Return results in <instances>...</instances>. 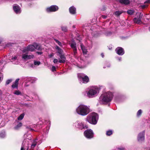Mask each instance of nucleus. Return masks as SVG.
Wrapping results in <instances>:
<instances>
[{"label":"nucleus","mask_w":150,"mask_h":150,"mask_svg":"<svg viewBox=\"0 0 150 150\" xmlns=\"http://www.w3.org/2000/svg\"><path fill=\"white\" fill-rule=\"evenodd\" d=\"M102 16L104 18H106V16Z\"/></svg>","instance_id":"48"},{"label":"nucleus","mask_w":150,"mask_h":150,"mask_svg":"<svg viewBox=\"0 0 150 150\" xmlns=\"http://www.w3.org/2000/svg\"><path fill=\"white\" fill-rule=\"evenodd\" d=\"M5 136V132H3L0 133V137H1L3 138Z\"/></svg>","instance_id":"29"},{"label":"nucleus","mask_w":150,"mask_h":150,"mask_svg":"<svg viewBox=\"0 0 150 150\" xmlns=\"http://www.w3.org/2000/svg\"><path fill=\"white\" fill-rule=\"evenodd\" d=\"M89 107L84 105H80L76 109V112L79 115L85 116L90 112Z\"/></svg>","instance_id":"2"},{"label":"nucleus","mask_w":150,"mask_h":150,"mask_svg":"<svg viewBox=\"0 0 150 150\" xmlns=\"http://www.w3.org/2000/svg\"><path fill=\"white\" fill-rule=\"evenodd\" d=\"M37 142L36 140H35L34 141L32 144L31 146L30 149L33 150L35 146L37 145Z\"/></svg>","instance_id":"21"},{"label":"nucleus","mask_w":150,"mask_h":150,"mask_svg":"<svg viewBox=\"0 0 150 150\" xmlns=\"http://www.w3.org/2000/svg\"><path fill=\"white\" fill-rule=\"evenodd\" d=\"M36 53L38 54H41L42 53V52H36Z\"/></svg>","instance_id":"45"},{"label":"nucleus","mask_w":150,"mask_h":150,"mask_svg":"<svg viewBox=\"0 0 150 150\" xmlns=\"http://www.w3.org/2000/svg\"><path fill=\"white\" fill-rule=\"evenodd\" d=\"M71 47L73 49L74 55L77 53V48L76 44L74 42H73L70 44Z\"/></svg>","instance_id":"13"},{"label":"nucleus","mask_w":150,"mask_h":150,"mask_svg":"<svg viewBox=\"0 0 150 150\" xmlns=\"http://www.w3.org/2000/svg\"><path fill=\"white\" fill-rule=\"evenodd\" d=\"M32 79L33 80H35V81L37 80V79L36 78H32Z\"/></svg>","instance_id":"47"},{"label":"nucleus","mask_w":150,"mask_h":150,"mask_svg":"<svg viewBox=\"0 0 150 150\" xmlns=\"http://www.w3.org/2000/svg\"><path fill=\"white\" fill-rule=\"evenodd\" d=\"M19 79H17L15 81V82H14L15 83L17 84H18V81H19Z\"/></svg>","instance_id":"39"},{"label":"nucleus","mask_w":150,"mask_h":150,"mask_svg":"<svg viewBox=\"0 0 150 150\" xmlns=\"http://www.w3.org/2000/svg\"><path fill=\"white\" fill-rule=\"evenodd\" d=\"M28 147H27V150H28Z\"/></svg>","instance_id":"52"},{"label":"nucleus","mask_w":150,"mask_h":150,"mask_svg":"<svg viewBox=\"0 0 150 150\" xmlns=\"http://www.w3.org/2000/svg\"><path fill=\"white\" fill-rule=\"evenodd\" d=\"M113 94L112 92L109 91L104 92L99 98V102L102 104L108 103L111 100Z\"/></svg>","instance_id":"1"},{"label":"nucleus","mask_w":150,"mask_h":150,"mask_svg":"<svg viewBox=\"0 0 150 150\" xmlns=\"http://www.w3.org/2000/svg\"><path fill=\"white\" fill-rule=\"evenodd\" d=\"M57 62H58V60L57 59H54V61H53V62L54 63H56Z\"/></svg>","instance_id":"43"},{"label":"nucleus","mask_w":150,"mask_h":150,"mask_svg":"<svg viewBox=\"0 0 150 150\" xmlns=\"http://www.w3.org/2000/svg\"><path fill=\"white\" fill-rule=\"evenodd\" d=\"M98 119V116L95 113L93 112L89 115L86 119V120L90 123L95 125L97 122Z\"/></svg>","instance_id":"4"},{"label":"nucleus","mask_w":150,"mask_h":150,"mask_svg":"<svg viewBox=\"0 0 150 150\" xmlns=\"http://www.w3.org/2000/svg\"><path fill=\"white\" fill-rule=\"evenodd\" d=\"M12 81V79H10L7 80L6 82V85H8L10 83H11Z\"/></svg>","instance_id":"27"},{"label":"nucleus","mask_w":150,"mask_h":150,"mask_svg":"<svg viewBox=\"0 0 150 150\" xmlns=\"http://www.w3.org/2000/svg\"><path fill=\"white\" fill-rule=\"evenodd\" d=\"M101 56H102V57H104V55H103V54L102 53V54H101Z\"/></svg>","instance_id":"49"},{"label":"nucleus","mask_w":150,"mask_h":150,"mask_svg":"<svg viewBox=\"0 0 150 150\" xmlns=\"http://www.w3.org/2000/svg\"><path fill=\"white\" fill-rule=\"evenodd\" d=\"M11 60H12L11 61L12 62H13V61H17V57L16 56H14L12 58Z\"/></svg>","instance_id":"34"},{"label":"nucleus","mask_w":150,"mask_h":150,"mask_svg":"<svg viewBox=\"0 0 150 150\" xmlns=\"http://www.w3.org/2000/svg\"><path fill=\"white\" fill-rule=\"evenodd\" d=\"M54 40L56 42H57L58 44V45L59 46H61V47L62 46V43L59 41H58V40H57L56 39H54Z\"/></svg>","instance_id":"30"},{"label":"nucleus","mask_w":150,"mask_h":150,"mask_svg":"<svg viewBox=\"0 0 150 150\" xmlns=\"http://www.w3.org/2000/svg\"><path fill=\"white\" fill-rule=\"evenodd\" d=\"M141 7L142 8H144L148 6V5L146 4L145 5H141Z\"/></svg>","instance_id":"37"},{"label":"nucleus","mask_w":150,"mask_h":150,"mask_svg":"<svg viewBox=\"0 0 150 150\" xmlns=\"http://www.w3.org/2000/svg\"><path fill=\"white\" fill-rule=\"evenodd\" d=\"M24 116V114L23 113L21 114L20 116L18 117V120H21L23 118Z\"/></svg>","instance_id":"23"},{"label":"nucleus","mask_w":150,"mask_h":150,"mask_svg":"<svg viewBox=\"0 0 150 150\" xmlns=\"http://www.w3.org/2000/svg\"><path fill=\"white\" fill-rule=\"evenodd\" d=\"M142 113V110H139L137 112V116H139Z\"/></svg>","instance_id":"33"},{"label":"nucleus","mask_w":150,"mask_h":150,"mask_svg":"<svg viewBox=\"0 0 150 150\" xmlns=\"http://www.w3.org/2000/svg\"><path fill=\"white\" fill-rule=\"evenodd\" d=\"M142 16L140 15L139 18H135L134 19V22L137 24H140L142 23V22L141 21V19Z\"/></svg>","instance_id":"16"},{"label":"nucleus","mask_w":150,"mask_h":150,"mask_svg":"<svg viewBox=\"0 0 150 150\" xmlns=\"http://www.w3.org/2000/svg\"><path fill=\"white\" fill-rule=\"evenodd\" d=\"M74 124L76 127L81 129H85L88 128L87 125H84L82 122L77 121Z\"/></svg>","instance_id":"7"},{"label":"nucleus","mask_w":150,"mask_h":150,"mask_svg":"<svg viewBox=\"0 0 150 150\" xmlns=\"http://www.w3.org/2000/svg\"><path fill=\"white\" fill-rule=\"evenodd\" d=\"M42 48L39 45L36 43H34L33 45L28 46L24 48L22 50L23 53L28 52V51L33 52L35 49L39 50H41Z\"/></svg>","instance_id":"3"},{"label":"nucleus","mask_w":150,"mask_h":150,"mask_svg":"<svg viewBox=\"0 0 150 150\" xmlns=\"http://www.w3.org/2000/svg\"><path fill=\"white\" fill-rule=\"evenodd\" d=\"M58 9V7L56 5H52L50 7L46 8V11L48 12H54L57 11Z\"/></svg>","instance_id":"11"},{"label":"nucleus","mask_w":150,"mask_h":150,"mask_svg":"<svg viewBox=\"0 0 150 150\" xmlns=\"http://www.w3.org/2000/svg\"><path fill=\"white\" fill-rule=\"evenodd\" d=\"M110 65H109V66H108V67H110Z\"/></svg>","instance_id":"53"},{"label":"nucleus","mask_w":150,"mask_h":150,"mask_svg":"<svg viewBox=\"0 0 150 150\" xmlns=\"http://www.w3.org/2000/svg\"><path fill=\"white\" fill-rule=\"evenodd\" d=\"M112 134V132L111 130H109L107 131L106 132V134L107 136H110Z\"/></svg>","instance_id":"24"},{"label":"nucleus","mask_w":150,"mask_h":150,"mask_svg":"<svg viewBox=\"0 0 150 150\" xmlns=\"http://www.w3.org/2000/svg\"><path fill=\"white\" fill-rule=\"evenodd\" d=\"M122 58L121 57H119L117 58V59L119 61H120L121 60Z\"/></svg>","instance_id":"46"},{"label":"nucleus","mask_w":150,"mask_h":150,"mask_svg":"<svg viewBox=\"0 0 150 150\" xmlns=\"http://www.w3.org/2000/svg\"><path fill=\"white\" fill-rule=\"evenodd\" d=\"M122 13V12L121 11H116L115 13V14L116 16H119Z\"/></svg>","instance_id":"26"},{"label":"nucleus","mask_w":150,"mask_h":150,"mask_svg":"<svg viewBox=\"0 0 150 150\" xmlns=\"http://www.w3.org/2000/svg\"><path fill=\"white\" fill-rule=\"evenodd\" d=\"M78 77L79 80H82L84 83H86L88 81V77L85 74L81 73L79 74H78Z\"/></svg>","instance_id":"8"},{"label":"nucleus","mask_w":150,"mask_h":150,"mask_svg":"<svg viewBox=\"0 0 150 150\" xmlns=\"http://www.w3.org/2000/svg\"><path fill=\"white\" fill-rule=\"evenodd\" d=\"M59 57L60 59L59 60V62L60 63H64L65 62L66 58L63 55L60 54Z\"/></svg>","instance_id":"17"},{"label":"nucleus","mask_w":150,"mask_h":150,"mask_svg":"<svg viewBox=\"0 0 150 150\" xmlns=\"http://www.w3.org/2000/svg\"><path fill=\"white\" fill-rule=\"evenodd\" d=\"M118 149L119 150H124L125 148L123 147H120L118 148Z\"/></svg>","instance_id":"40"},{"label":"nucleus","mask_w":150,"mask_h":150,"mask_svg":"<svg viewBox=\"0 0 150 150\" xmlns=\"http://www.w3.org/2000/svg\"><path fill=\"white\" fill-rule=\"evenodd\" d=\"M34 64L35 65L38 66L40 64V62L39 61H34Z\"/></svg>","instance_id":"36"},{"label":"nucleus","mask_w":150,"mask_h":150,"mask_svg":"<svg viewBox=\"0 0 150 150\" xmlns=\"http://www.w3.org/2000/svg\"><path fill=\"white\" fill-rule=\"evenodd\" d=\"M81 47L83 54H86L87 52V51L85 47L81 44Z\"/></svg>","instance_id":"20"},{"label":"nucleus","mask_w":150,"mask_h":150,"mask_svg":"<svg viewBox=\"0 0 150 150\" xmlns=\"http://www.w3.org/2000/svg\"><path fill=\"white\" fill-rule=\"evenodd\" d=\"M3 76H0V81H1L3 79Z\"/></svg>","instance_id":"44"},{"label":"nucleus","mask_w":150,"mask_h":150,"mask_svg":"<svg viewBox=\"0 0 150 150\" xmlns=\"http://www.w3.org/2000/svg\"><path fill=\"white\" fill-rule=\"evenodd\" d=\"M62 30L64 32H66L67 30V28L66 26L62 27Z\"/></svg>","instance_id":"31"},{"label":"nucleus","mask_w":150,"mask_h":150,"mask_svg":"<svg viewBox=\"0 0 150 150\" xmlns=\"http://www.w3.org/2000/svg\"><path fill=\"white\" fill-rule=\"evenodd\" d=\"M99 90L97 86H94L91 88L87 93V96L89 97L93 96L99 93Z\"/></svg>","instance_id":"5"},{"label":"nucleus","mask_w":150,"mask_h":150,"mask_svg":"<svg viewBox=\"0 0 150 150\" xmlns=\"http://www.w3.org/2000/svg\"><path fill=\"white\" fill-rule=\"evenodd\" d=\"M115 51L117 54L120 55H123L125 53L123 49L120 47H117Z\"/></svg>","instance_id":"12"},{"label":"nucleus","mask_w":150,"mask_h":150,"mask_svg":"<svg viewBox=\"0 0 150 150\" xmlns=\"http://www.w3.org/2000/svg\"><path fill=\"white\" fill-rule=\"evenodd\" d=\"M22 55V58L25 60H27L34 58V56L33 54H28V52L23 53Z\"/></svg>","instance_id":"10"},{"label":"nucleus","mask_w":150,"mask_h":150,"mask_svg":"<svg viewBox=\"0 0 150 150\" xmlns=\"http://www.w3.org/2000/svg\"><path fill=\"white\" fill-rule=\"evenodd\" d=\"M18 85L14 83L11 86L13 88H17Z\"/></svg>","instance_id":"25"},{"label":"nucleus","mask_w":150,"mask_h":150,"mask_svg":"<svg viewBox=\"0 0 150 150\" xmlns=\"http://www.w3.org/2000/svg\"><path fill=\"white\" fill-rule=\"evenodd\" d=\"M69 11L70 13L74 14L76 13V8L74 6L70 7L69 9Z\"/></svg>","instance_id":"18"},{"label":"nucleus","mask_w":150,"mask_h":150,"mask_svg":"<svg viewBox=\"0 0 150 150\" xmlns=\"http://www.w3.org/2000/svg\"><path fill=\"white\" fill-rule=\"evenodd\" d=\"M120 2L121 4H127L130 2L129 0H120Z\"/></svg>","instance_id":"22"},{"label":"nucleus","mask_w":150,"mask_h":150,"mask_svg":"<svg viewBox=\"0 0 150 150\" xmlns=\"http://www.w3.org/2000/svg\"><path fill=\"white\" fill-rule=\"evenodd\" d=\"M134 11L133 10H129L127 11V13L128 14H129L130 15L134 13Z\"/></svg>","instance_id":"32"},{"label":"nucleus","mask_w":150,"mask_h":150,"mask_svg":"<svg viewBox=\"0 0 150 150\" xmlns=\"http://www.w3.org/2000/svg\"><path fill=\"white\" fill-rule=\"evenodd\" d=\"M145 131H143L140 133L137 136V140L139 142H143L145 139L144 138Z\"/></svg>","instance_id":"9"},{"label":"nucleus","mask_w":150,"mask_h":150,"mask_svg":"<svg viewBox=\"0 0 150 150\" xmlns=\"http://www.w3.org/2000/svg\"><path fill=\"white\" fill-rule=\"evenodd\" d=\"M103 68H105V67H103Z\"/></svg>","instance_id":"54"},{"label":"nucleus","mask_w":150,"mask_h":150,"mask_svg":"<svg viewBox=\"0 0 150 150\" xmlns=\"http://www.w3.org/2000/svg\"><path fill=\"white\" fill-rule=\"evenodd\" d=\"M22 125V124L21 122H19L18 124L16 126L15 128V129H17Z\"/></svg>","instance_id":"28"},{"label":"nucleus","mask_w":150,"mask_h":150,"mask_svg":"<svg viewBox=\"0 0 150 150\" xmlns=\"http://www.w3.org/2000/svg\"><path fill=\"white\" fill-rule=\"evenodd\" d=\"M147 3L150 4V0H147L144 2V4H145Z\"/></svg>","instance_id":"41"},{"label":"nucleus","mask_w":150,"mask_h":150,"mask_svg":"<svg viewBox=\"0 0 150 150\" xmlns=\"http://www.w3.org/2000/svg\"><path fill=\"white\" fill-rule=\"evenodd\" d=\"M56 49L57 51V52L59 54H61L63 52V50L60 48L59 46L56 45L55 46Z\"/></svg>","instance_id":"19"},{"label":"nucleus","mask_w":150,"mask_h":150,"mask_svg":"<svg viewBox=\"0 0 150 150\" xmlns=\"http://www.w3.org/2000/svg\"><path fill=\"white\" fill-rule=\"evenodd\" d=\"M13 10L16 13H19L21 12L20 8L18 5L17 4H14L13 6Z\"/></svg>","instance_id":"15"},{"label":"nucleus","mask_w":150,"mask_h":150,"mask_svg":"<svg viewBox=\"0 0 150 150\" xmlns=\"http://www.w3.org/2000/svg\"><path fill=\"white\" fill-rule=\"evenodd\" d=\"M52 71H56V68L54 66H53L52 67Z\"/></svg>","instance_id":"38"},{"label":"nucleus","mask_w":150,"mask_h":150,"mask_svg":"<svg viewBox=\"0 0 150 150\" xmlns=\"http://www.w3.org/2000/svg\"><path fill=\"white\" fill-rule=\"evenodd\" d=\"M54 56V54L53 53L50 54L49 55V56L50 58H51Z\"/></svg>","instance_id":"42"},{"label":"nucleus","mask_w":150,"mask_h":150,"mask_svg":"<svg viewBox=\"0 0 150 150\" xmlns=\"http://www.w3.org/2000/svg\"><path fill=\"white\" fill-rule=\"evenodd\" d=\"M28 142L27 139L24 140L22 144L21 150H25V148L28 146Z\"/></svg>","instance_id":"14"},{"label":"nucleus","mask_w":150,"mask_h":150,"mask_svg":"<svg viewBox=\"0 0 150 150\" xmlns=\"http://www.w3.org/2000/svg\"><path fill=\"white\" fill-rule=\"evenodd\" d=\"M17 63H18V62H15V63H14V64H17Z\"/></svg>","instance_id":"51"},{"label":"nucleus","mask_w":150,"mask_h":150,"mask_svg":"<svg viewBox=\"0 0 150 150\" xmlns=\"http://www.w3.org/2000/svg\"><path fill=\"white\" fill-rule=\"evenodd\" d=\"M2 94V91H1L0 89V96Z\"/></svg>","instance_id":"50"},{"label":"nucleus","mask_w":150,"mask_h":150,"mask_svg":"<svg viewBox=\"0 0 150 150\" xmlns=\"http://www.w3.org/2000/svg\"><path fill=\"white\" fill-rule=\"evenodd\" d=\"M14 93L15 94L18 95L21 94V92L19 91H16Z\"/></svg>","instance_id":"35"},{"label":"nucleus","mask_w":150,"mask_h":150,"mask_svg":"<svg viewBox=\"0 0 150 150\" xmlns=\"http://www.w3.org/2000/svg\"><path fill=\"white\" fill-rule=\"evenodd\" d=\"M84 136L87 138L90 139L93 137L94 133L91 129L86 130L84 132Z\"/></svg>","instance_id":"6"}]
</instances>
